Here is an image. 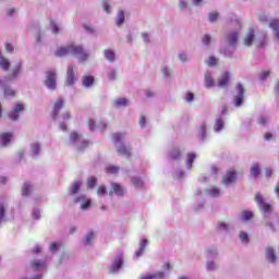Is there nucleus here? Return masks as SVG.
Instances as JSON below:
<instances>
[{
    "instance_id": "obj_50",
    "label": "nucleus",
    "mask_w": 279,
    "mask_h": 279,
    "mask_svg": "<svg viewBox=\"0 0 279 279\" xmlns=\"http://www.w3.org/2000/svg\"><path fill=\"white\" fill-rule=\"evenodd\" d=\"M258 20L260 21V23H267V21H268L267 14H265V13H259V14H258Z\"/></svg>"
},
{
    "instance_id": "obj_59",
    "label": "nucleus",
    "mask_w": 279,
    "mask_h": 279,
    "mask_svg": "<svg viewBox=\"0 0 279 279\" xmlns=\"http://www.w3.org/2000/svg\"><path fill=\"white\" fill-rule=\"evenodd\" d=\"M70 138H71V141L75 142V141H77V138H80V134L73 132V133H71Z\"/></svg>"
},
{
    "instance_id": "obj_22",
    "label": "nucleus",
    "mask_w": 279,
    "mask_h": 279,
    "mask_svg": "<svg viewBox=\"0 0 279 279\" xmlns=\"http://www.w3.org/2000/svg\"><path fill=\"white\" fill-rule=\"evenodd\" d=\"M80 189H82V181L74 182L70 187L71 195H76V193H80Z\"/></svg>"
},
{
    "instance_id": "obj_10",
    "label": "nucleus",
    "mask_w": 279,
    "mask_h": 279,
    "mask_svg": "<svg viewBox=\"0 0 279 279\" xmlns=\"http://www.w3.org/2000/svg\"><path fill=\"white\" fill-rule=\"evenodd\" d=\"M238 96L234 97V106L239 107L243 104V97L245 95V88L241 85V83L236 84Z\"/></svg>"
},
{
    "instance_id": "obj_42",
    "label": "nucleus",
    "mask_w": 279,
    "mask_h": 279,
    "mask_svg": "<svg viewBox=\"0 0 279 279\" xmlns=\"http://www.w3.org/2000/svg\"><path fill=\"white\" fill-rule=\"evenodd\" d=\"M217 59L215 57H209L206 61V63L208 64V66H217Z\"/></svg>"
},
{
    "instance_id": "obj_33",
    "label": "nucleus",
    "mask_w": 279,
    "mask_h": 279,
    "mask_svg": "<svg viewBox=\"0 0 279 279\" xmlns=\"http://www.w3.org/2000/svg\"><path fill=\"white\" fill-rule=\"evenodd\" d=\"M96 185H97V178L90 177V178L87 180V187H88V189H95Z\"/></svg>"
},
{
    "instance_id": "obj_29",
    "label": "nucleus",
    "mask_w": 279,
    "mask_h": 279,
    "mask_svg": "<svg viewBox=\"0 0 279 279\" xmlns=\"http://www.w3.org/2000/svg\"><path fill=\"white\" fill-rule=\"evenodd\" d=\"M29 193H32V185H29L28 183H24V185L22 187L23 197H27V195H29Z\"/></svg>"
},
{
    "instance_id": "obj_48",
    "label": "nucleus",
    "mask_w": 279,
    "mask_h": 279,
    "mask_svg": "<svg viewBox=\"0 0 279 279\" xmlns=\"http://www.w3.org/2000/svg\"><path fill=\"white\" fill-rule=\"evenodd\" d=\"M148 243L149 242L147 240H145V239L140 242V250H141V252H145V248L147 247Z\"/></svg>"
},
{
    "instance_id": "obj_13",
    "label": "nucleus",
    "mask_w": 279,
    "mask_h": 279,
    "mask_svg": "<svg viewBox=\"0 0 279 279\" xmlns=\"http://www.w3.org/2000/svg\"><path fill=\"white\" fill-rule=\"evenodd\" d=\"M11 141H12V133L0 134V145H2V147H7V145H10Z\"/></svg>"
},
{
    "instance_id": "obj_58",
    "label": "nucleus",
    "mask_w": 279,
    "mask_h": 279,
    "mask_svg": "<svg viewBox=\"0 0 279 279\" xmlns=\"http://www.w3.org/2000/svg\"><path fill=\"white\" fill-rule=\"evenodd\" d=\"M265 141H271L274 138V134L271 132H267L264 134Z\"/></svg>"
},
{
    "instance_id": "obj_27",
    "label": "nucleus",
    "mask_w": 279,
    "mask_h": 279,
    "mask_svg": "<svg viewBox=\"0 0 279 279\" xmlns=\"http://www.w3.org/2000/svg\"><path fill=\"white\" fill-rule=\"evenodd\" d=\"M46 263L40 260V259H36L32 263V268L33 269H43V267H45Z\"/></svg>"
},
{
    "instance_id": "obj_2",
    "label": "nucleus",
    "mask_w": 279,
    "mask_h": 279,
    "mask_svg": "<svg viewBox=\"0 0 279 279\" xmlns=\"http://www.w3.org/2000/svg\"><path fill=\"white\" fill-rule=\"evenodd\" d=\"M57 80L58 74L56 73V70H50L46 72L45 85L47 86V88H49L50 90H56Z\"/></svg>"
},
{
    "instance_id": "obj_9",
    "label": "nucleus",
    "mask_w": 279,
    "mask_h": 279,
    "mask_svg": "<svg viewBox=\"0 0 279 279\" xmlns=\"http://www.w3.org/2000/svg\"><path fill=\"white\" fill-rule=\"evenodd\" d=\"M112 195H118L119 197H123L125 195V191L123 190V186L119 183H111V189L109 191V196L112 197Z\"/></svg>"
},
{
    "instance_id": "obj_8",
    "label": "nucleus",
    "mask_w": 279,
    "mask_h": 279,
    "mask_svg": "<svg viewBox=\"0 0 279 279\" xmlns=\"http://www.w3.org/2000/svg\"><path fill=\"white\" fill-rule=\"evenodd\" d=\"M75 69L73 65H68L65 86H73L75 84Z\"/></svg>"
},
{
    "instance_id": "obj_18",
    "label": "nucleus",
    "mask_w": 279,
    "mask_h": 279,
    "mask_svg": "<svg viewBox=\"0 0 279 279\" xmlns=\"http://www.w3.org/2000/svg\"><path fill=\"white\" fill-rule=\"evenodd\" d=\"M269 27L274 29L276 38L279 40V20L275 19L270 21Z\"/></svg>"
},
{
    "instance_id": "obj_37",
    "label": "nucleus",
    "mask_w": 279,
    "mask_h": 279,
    "mask_svg": "<svg viewBox=\"0 0 279 279\" xmlns=\"http://www.w3.org/2000/svg\"><path fill=\"white\" fill-rule=\"evenodd\" d=\"M131 182L134 184V186H143V180H141L138 177L131 178Z\"/></svg>"
},
{
    "instance_id": "obj_28",
    "label": "nucleus",
    "mask_w": 279,
    "mask_h": 279,
    "mask_svg": "<svg viewBox=\"0 0 279 279\" xmlns=\"http://www.w3.org/2000/svg\"><path fill=\"white\" fill-rule=\"evenodd\" d=\"M172 160H180L182 158V151L179 148H175L173 151L170 153Z\"/></svg>"
},
{
    "instance_id": "obj_51",
    "label": "nucleus",
    "mask_w": 279,
    "mask_h": 279,
    "mask_svg": "<svg viewBox=\"0 0 279 279\" xmlns=\"http://www.w3.org/2000/svg\"><path fill=\"white\" fill-rule=\"evenodd\" d=\"M4 47H5V51H8L9 53H12L14 51V46H12V44L10 43H7Z\"/></svg>"
},
{
    "instance_id": "obj_26",
    "label": "nucleus",
    "mask_w": 279,
    "mask_h": 279,
    "mask_svg": "<svg viewBox=\"0 0 279 279\" xmlns=\"http://www.w3.org/2000/svg\"><path fill=\"white\" fill-rule=\"evenodd\" d=\"M105 58L109 62H114L116 54H114V52L112 50L108 49V50H105Z\"/></svg>"
},
{
    "instance_id": "obj_62",
    "label": "nucleus",
    "mask_w": 279,
    "mask_h": 279,
    "mask_svg": "<svg viewBox=\"0 0 279 279\" xmlns=\"http://www.w3.org/2000/svg\"><path fill=\"white\" fill-rule=\"evenodd\" d=\"M109 80H117V71L113 70L109 73Z\"/></svg>"
},
{
    "instance_id": "obj_38",
    "label": "nucleus",
    "mask_w": 279,
    "mask_h": 279,
    "mask_svg": "<svg viewBox=\"0 0 279 279\" xmlns=\"http://www.w3.org/2000/svg\"><path fill=\"white\" fill-rule=\"evenodd\" d=\"M31 149L33 156H38V154L40 153V144H33Z\"/></svg>"
},
{
    "instance_id": "obj_56",
    "label": "nucleus",
    "mask_w": 279,
    "mask_h": 279,
    "mask_svg": "<svg viewBox=\"0 0 279 279\" xmlns=\"http://www.w3.org/2000/svg\"><path fill=\"white\" fill-rule=\"evenodd\" d=\"M203 44H204V45H210V35L206 34V35L203 37Z\"/></svg>"
},
{
    "instance_id": "obj_1",
    "label": "nucleus",
    "mask_w": 279,
    "mask_h": 279,
    "mask_svg": "<svg viewBox=\"0 0 279 279\" xmlns=\"http://www.w3.org/2000/svg\"><path fill=\"white\" fill-rule=\"evenodd\" d=\"M78 58L80 62H86L89 54L85 51L84 47L77 45H69L65 47H60L54 54L57 58H64V56L71 54Z\"/></svg>"
},
{
    "instance_id": "obj_3",
    "label": "nucleus",
    "mask_w": 279,
    "mask_h": 279,
    "mask_svg": "<svg viewBox=\"0 0 279 279\" xmlns=\"http://www.w3.org/2000/svg\"><path fill=\"white\" fill-rule=\"evenodd\" d=\"M255 202H256L259 210H262V213H265V214L271 213V210H272L271 205L268 203H265V198L263 197V195L260 193L255 194Z\"/></svg>"
},
{
    "instance_id": "obj_21",
    "label": "nucleus",
    "mask_w": 279,
    "mask_h": 279,
    "mask_svg": "<svg viewBox=\"0 0 279 279\" xmlns=\"http://www.w3.org/2000/svg\"><path fill=\"white\" fill-rule=\"evenodd\" d=\"M10 60L4 57H0V68L2 69V71H10Z\"/></svg>"
},
{
    "instance_id": "obj_52",
    "label": "nucleus",
    "mask_w": 279,
    "mask_h": 279,
    "mask_svg": "<svg viewBox=\"0 0 279 279\" xmlns=\"http://www.w3.org/2000/svg\"><path fill=\"white\" fill-rule=\"evenodd\" d=\"M88 128H89V130H92V131L97 128V125L95 124V120H93V119H89V120H88Z\"/></svg>"
},
{
    "instance_id": "obj_19",
    "label": "nucleus",
    "mask_w": 279,
    "mask_h": 279,
    "mask_svg": "<svg viewBox=\"0 0 279 279\" xmlns=\"http://www.w3.org/2000/svg\"><path fill=\"white\" fill-rule=\"evenodd\" d=\"M266 258L269 260V263H275L276 262V252L271 247L266 248Z\"/></svg>"
},
{
    "instance_id": "obj_35",
    "label": "nucleus",
    "mask_w": 279,
    "mask_h": 279,
    "mask_svg": "<svg viewBox=\"0 0 279 279\" xmlns=\"http://www.w3.org/2000/svg\"><path fill=\"white\" fill-rule=\"evenodd\" d=\"M93 239H95V233L93 231H88L85 240H84V245H88Z\"/></svg>"
},
{
    "instance_id": "obj_6",
    "label": "nucleus",
    "mask_w": 279,
    "mask_h": 279,
    "mask_svg": "<svg viewBox=\"0 0 279 279\" xmlns=\"http://www.w3.org/2000/svg\"><path fill=\"white\" fill-rule=\"evenodd\" d=\"M23 110H25V106L17 102L14 109L9 113V119H11V121H16L19 117H21V112H23Z\"/></svg>"
},
{
    "instance_id": "obj_41",
    "label": "nucleus",
    "mask_w": 279,
    "mask_h": 279,
    "mask_svg": "<svg viewBox=\"0 0 279 279\" xmlns=\"http://www.w3.org/2000/svg\"><path fill=\"white\" fill-rule=\"evenodd\" d=\"M114 143H121L123 141V133H114L112 135Z\"/></svg>"
},
{
    "instance_id": "obj_63",
    "label": "nucleus",
    "mask_w": 279,
    "mask_h": 279,
    "mask_svg": "<svg viewBox=\"0 0 279 279\" xmlns=\"http://www.w3.org/2000/svg\"><path fill=\"white\" fill-rule=\"evenodd\" d=\"M207 269H208L209 271H213V269H215V263H214V262H209V263L207 264Z\"/></svg>"
},
{
    "instance_id": "obj_12",
    "label": "nucleus",
    "mask_w": 279,
    "mask_h": 279,
    "mask_svg": "<svg viewBox=\"0 0 279 279\" xmlns=\"http://www.w3.org/2000/svg\"><path fill=\"white\" fill-rule=\"evenodd\" d=\"M228 84H230V73L225 72L218 80V86L220 88H226V86H228Z\"/></svg>"
},
{
    "instance_id": "obj_31",
    "label": "nucleus",
    "mask_w": 279,
    "mask_h": 279,
    "mask_svg": "<svg viewBox=\"0 0 279 279\" xmlns=\"http://www.w3.org/2000/svg\"><path fill=\"white\" fill-rule=\"evenodd\" d=\"M221 130H223V120L221 118L216 120L215 123V131L216 132H221Z\"/></svg>"
},
{
    "instance_id": "obj_30",
    "label": "nucleus",
    "mask_w": 279,
    "mask_h": 279,
    "mask_svg": "<svg viewBox=\"0 0 279 279\" xmlns=\"http://www.w3.org/2000/svg\"><path fill=\"white\" fill-rule=\"evenodd\" d=\"M125 22V13L123 11L118 12L117 25L121 27V24Z\"/></svg>"
},
{
    "instance_id": "obj_20",
    "label": "nucleus",
    "mask_w": 279,
    "mask_h": 279,
    "mask_svg": "<svg viewBox=\"0 0 279 279\" xmlns=\"http://www.w3.org/2000/svg\"><path fill=\"white\" fill-rule=\"evenodd\" d=\"M227 40H228L229 45H236V43H239V33L233 32V33L229 34Z\"/></svg>"
},
{
    "instance_id": "obj_40",
    "label": "nucleus",
    "mask_w": 279,
    "mask_h": 279,
    "mask_svg": "<svg viewBox=\"0 0 279 279\" xmlns=\"http://www.w3.org/2000/svg\"><path fill=\"white\" fill-rule=\"evenodd\" d=\"M16 95V92L14 89H10V87L4 88V97H14Z\"/></svg>"
},
{
    "instance_id": "obj_45",
    "label": "nucleus",
    "mask_w": 279,
    "mask_h": 279,
    "mask_svg": "<svg viewBox=\"0 0 279 279\" xmlns=\"http://www.w3.org/2000/svg\"><path fill=\"white\" fill-rule=\"evenodd\" d=\"M219 19V14L217 12L209 13V22L215 23Z\"/></svg>"
},
{
    "instance_id": "obj_49",
    "label": "nucleus",
    "mask_w": 279,
    "mask_h": 279,
    "mask_svg": "<svg viewBox=\"0 0 279 279\" xmlns=\"http://www.w3.org/2000/svg\"><path fill=\"white\" fill-rule=\"evenodd\" d=\"M50 25H51V29L54 34H58V32H60V28L58 27V24H56V22L51 21Z\"/></svg>"
},
{
    "instance_id": "obj_39",
    "label": "nucleus",
    "mask_w": 279,
    "mask_h": 279,
    "mask_svg": "<svg viewBox=\"0 0 279 279\" xmlns=\"http://www.w3.org/2000/svg\"><path fill=\"white\" fill-rule=\"evenodd\" d=\"M119 167L118 166H109L107 167V173L114 174L119 173Z\"/></svg>"
},
{
    "instance_id": "obj_64",
    "label": "nucleus",
    "mask_w": 279,
    "mask_h": 279,
    "mask_svg": "<svg viewBox=\"0 0 279 279\" xmlns=\"http://www.w3.org/2000/svg\"><path fill=\"white\" fill-rule=\"evenodd\" d=\"M145 122H146L145 116H142V117L140 118V125H141V128H145Z\"/></svg>"
},
{
    "instance_id": "obj_4",
    "label": "nucleus",
    "mask_w": 279,
    "mask_h": 279,
    "mask_svg": "<svg viewBox=\"0 0 279 279\" xmlns=\"http://www.w3.org/2000/svg\"><path fill=\"white\" fill-rule=\"evenodd\" d=\"M64 106H65V102H64V99H62V98H59L54 102L52 112H51V117L54 121H56V119H58V117H60V112L62 111V108H64Z\"/></svg>"
},
{
    "instance_id": "obj_5",
    "label": "nucleus",
    "mask_w": 279,
    "mask_h": 279,
    "mask_svg": "<svg viewBox=\"0 0 279 279\" xmlns=\"http://www.w3.org/2000/svg\"><path fill=\"white\" fill-rule=\"evenodd\" d=\"M118 156H122V158H132V147H129L125 144H120L117 146Z\"/></svg>"
},
{
    "instance_id": "obj_46",
    "label": "nucleus",
    "mask_w": 279,
    "mask_h": 279,
    "mask_svg": "<svg viewBox=\"0 0 279 279\" xmlns=\"http://www.w3.org/2000/svg\"><path fill=\"white\" fill-rule=\"evenodd\" d=\"M5 217V206H3V204L0 203V223L1 221H3Z\"/></svg>"
},
{
    "instance_id": "obj_25",
    "label": "nucleus",
    "mask_w": 279,
    "mask_h": 279,
    "mask_svg": "<svg viewBox=\"0 0 279 279\" xmlns=\"http://www.w3.org/2000/svg\"><path fill=\"white\" fill-rule=\"evenodd\" d=\"M205 86L206 88H213V86H215V81L208 72L205 74Z\"/></svg>"
},
{
    "instance_id": "obj_24",
    "label": "nucleus",
    "mask_w": 279,
    "mask_h": 279,
    "mask_svg": "<svg viewBox=\"0 0 279 279\" xmlns=\"http://www.w3.org/2000/svg\"><path fill=\"white\" fill-rule=\"evenodd\" d=\"M116 108H123L125 106H128V104H130V101L126 98H117L113 101Z\"/></svg>"
},
{
    "instance_id": "obj_60",
    "label": "nucleus",
    "mask_w": 279,
    "mask_h": 279,
    "mask_svg": "<svg viewBox=\"0 0 279 279\" xmlns=\"http://www.w3.org/2000/svg\"><path fill=\"white\" fill-rule=\"evenodd\" d=\"M195 98V96L193 95V93H191V92H189L187 94H186V101H193V99Z\"/></svg>"
},
{
    "instance_id": "obj_43",
    "label": "nucleus",
    "mask_w": 279,
    "mask_h": 279,
    "mask_svg": "<svg viewBox=\"0 0 279 279\" xmlns=\"http://www.w3.org/2000/svg\"><path fill=\"white\" fill-rule=\"evenodd\" d=\"M269 75H271V71L267 70V71H263L259 75V80L262 82H265L266 77H269Z\"/></svg>"
},
{
    "instance_id": "obj_11",
    "label": "nucleus",
    "mask_w": 279,
    "mask_h": 279,
    "mask_svg": "<svg viewBox=\"0 0 279 279\" xmlns=\"http://www.w3.org/2000/svg\"><path fill=\"white\" fill-rule=\"evenodd\" d=\"M21 69H23V65L21 63L14 65L11 72L5 77V82H12V80H16V77H19V73H21Z\"/></svg>"
},
{
    "instance_id": "obj_17",
    "label": "nucleus",
    "mask_w": 279,
    "mask_h": 279,
    "mask_svg": "<svg viewBox=\"0 0 279 279\" xmlns=\"http://www.w3.org/2000/svg\"><path fill=\"white\" fill-rule=\"evenodd\" d=\"M121 267H123V257L118 256L112 265V268H111L112 274L119 271V269H121Z\"/></svg>"
},
{
    "instance_id": "obj_54",
    "label": "nucleus",
    "mask_w": 279,
    "mask_h": 279,
    "mask_svg": "<svg viewBox=\"0 0 279 279\" xmlns=\"http://www.w3.org/2000/svg\"><path fill=\"white\" fill-rule=\"evenodd\" d=\"M102 8L107 14H110V4L107 1L102 3Z\"/></svg>"
},
{
    "instance_id": "obj_36",
    "label": "nucleus",
    "mask_w": 279,
    "mask_h": 279,
    "mask_svg": "<svg viewBox=\"0 0 279 279\" xmlns=\"http://www.w3.org/2000/svg\"><path fill=\"white\" fill-rule=\"evenodd\" d=\"M252 217H254V214L252 211H248V210H244L242 213V219L244 221H250V219H252Z\"/></svg>"
},
{
    "instance_id": "obj_32",
    "label": "nucleus",
    "mask_w": 279,
    "mask_h": 279,
    "mask_svg": "<svg viewBox=\"0 0 279 279\" xmlns=\"http://www.w3.org/2000/svg\"><path fill=\"white\" fill-rule=\"evenodd\" d=\"M251 173L256 177V175H260V167L258 166V163H254L251 168Z\"/></svg>"
},
{
    "instance_id": "obj_53",
    "label": "nucleus",
    "mask_w": 279,
    "mask_h": 279,
    "mask_svg": "<svg viewBox=\"0 0 279 279\" xmlns=\"http://www.w3.org/2000/svg\"><path fill=\"white\" fill-rule=\"evenodd\" d=\"M62 119H63V121H69V120H71V111H65V112L62 114Z\"/></svg>"
},
{
    "instance_id": "obj_57",
    "label": "nucleus",
    "mask_w": 279,
    "mask_h": 279,
    "mask_svg": "<svg viewBox=\"0 0 279 279\" xmlns=\"http://www.w3.org/2000/svg\"><path fill=\"white\" fill-rule=\"evenodd\" d=\"M179 8H180V10H184L185 8H189V3H186V1H184V0H181L179 2Z\"/></svg>"
},
{
    "instance_id": "obj_7",
    "label": "nucleus",
    "mask_w": 279,
    "mask_h": 279,
    "mask_svg": "<svg viewBox=\"0 0 279 279\" xmlns=\"http://www.w3.org/2000/svg\"><path fill=\"white\" fill-rule=\"evenodd\" d=\"M222 182L227 186H230V184H234V182H236V170L231 169L227 171L226 175L222 178Z\"/></svg>"
},
{
    "instance_id": "obj_44",
    "label": "nucleus",
    "mask_w": 279,
    "mask_h": 279,
    "mask_svg": "<svg viewBox=\"0 0 279 279\" xmlns=\"http://www.w3.org/2000/svg\"><path fill=\"white\" fill-rule=\"evenodd\" d=\"M108 193V190L106 189V185H100L97 189V195H106Z\"/></svg>"
},
{
    "instance_id": "obj_47",
    "label": "nucleus",
    "mask_w": 279,
    "mask_h": 279,
    "mask_svg": "<svg viewBox=\"0 0 279 279\" xmlns=\"http://www.w3.org/2000/svg\"><path fill=\"white\" fill-rule=\"evenodd\" d=\"M240 241H242V243H247V241H250V236L247 235V233L241 232L240 233Z\"/></svg>"
},
{
    "instance_id": "obj_14",
    "label": "nucleus",
    "mask_w": 279,
    "mask_h": 279,
    "mask_svg": "<svg viewBox=\"0 0 279 279\" xmlns=\"http://www.w3.org/2000/svg\"><path fill=\"white\" fill-rule=\"evenodd\" d=\"M255 40L254 37V28H250L248 34L244 38V45L245 47H252L253 43Z\"/></svg>"
},
{
    "instance_id": "obj_34",
    "label": "nucleus",
    "mask_w": 279,
    "mask_h": 279,
    "mask_svg": "<svg viewBox=\"0 0 279 279\" xmlns=\"http://www.w3.org/2000/svg\"><path fill=\"white\" fill-rule=\"evenodd\" d=\"M257 123L258 125H267L269 123V118L267 116H259Z\"/></svg>"
},
{
    "instance_id": "obj_23",
    "label": "nucleus",
    "mask_w": 279,
    "mask_h": 279,
    "mask_svg": "<svg viewBox=\"0 0 279 279\" xmlns=\"http://www.w3.org/2000/svg\"><path fill=\"white\" fill-rule=\"evenodd\" d=\"M197 158V155L195 153H189L187 154V169H193V162H195V159Z\"/></svg>"
},
{
    "instance_id": "obj_15",
    "label": "nucleus",
    "mask_w": 279,
    "mask_h": 279,
    "mask_svg": "<svg viewBox=\"0 0 279 279\" xmlns=\"http://www.w3.org/2000/svg\"><path fill=\"white\" fill-rule=\"evenodd\" d=\"M82 84L84 88H90L95 84V77L90 75H84L82 78Z\"/></svg>"
},
{
    "instance_id": "obj_16",
    "label": "nucleus",
    "mask_w": 279,
    "mask_h": 279,
    "mask_svg": "<svg viewBox=\"0 0 279 279\" xmlns=\"http://www.w3.org/2000/svg\"><path fill=\"white\" fill-rule=\"evenodd\" d=\"M78 202H83L81 205L82 210H86V208H89L90 206V199L86 201V197L84 195H81L74 199V203L77 204Z\"/></svg>"
},
{
    "instance_id": "obj_61",
    "label": "nucleus",
    "mask_w": 279,
    "mask_h": 279,
    "mask_svg": "<svg viewBox=\"0 0 279 279\" xmlns=\"http://www.w3.org/2000/svg\"><path fill=\"white\" fill-rule=\"evenodd\" d=\"M60 247V244L59 243H52L51 245H50V251L51 252H56V250H58Z\"/></svg>"
},
{
    "instance_id": "obj_55",
    "label": "nucleus",
    "mask_w": 279,
    "mask_h": 279,
    "mask_svg": "<svg viewBox=\"0 0 279 279\" xmlns=\"http://www.w3.org/2000/svg\"><path fill=\"white\" fill-rule=\"evenodd\" d=\"M201 137L206 138V124L201 126Z\"/></svg>"
}]
</instances>
